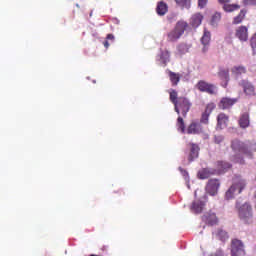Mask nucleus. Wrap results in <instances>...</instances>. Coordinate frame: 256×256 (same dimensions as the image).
Here are the masks:
<instances>
[{
    "instance_id": "f257e3e1",
    "label": "nucleus",
    "mask_w": 256,
    "mask_h": 256,
    "mask_svg": "<svg viewBox=\"0 0 256 256\" xmlns=\"http://www.w3.org/2000/svg\"><path fill=\"white\" fill-rule=\"evenodd\" d=\"M231 149L238 155H244L249 159H253V155L256 153V142L255 140L241 141L234 139L231 142Z\"/></svg>"
},
{
    "instance_id": "f03ea898",
    "label": "nucleus",
    "mask_w": 256,
    "mask_h": 256,
    "mask_svg": "<svg viewBox=\"0 0 256 256\" xmlns=\"http://www.w3.org/2000/svg\"><path fill=\"white\" fill-rule=\"evenodd\" d=\"M187 27H189V24L187 22L183 20L178 21L174 29L168 32L167 41L169 43H175L176 41H179V39H181V37L183 36V33L187 31Z\"/></svg>"
},
{
    "instance_id": "7ed1b4c3",
    "label": "nucleus",
    "mask_w": 256,
    "mask_h": 256,
    "mask_svg": "<svg viewBox=\"0 0 256 256\" xmlns=\"http://www.w3.org/2000/svg\"><path fill=\"white\" fill-rule=\"evenodd\" d=\"M196 201L191 205V211L194 213H203V208L205 207V202L207 201V195L204 194L201 197V190L197 189L194 193Z\"/></svg>"
},
{
    "instance_id": "20e7f679",
    "label": "nucleus",
    "mask_w": 256,
    "mask_h": 256,
    "mask_svg": "<svg viewBox=\"0 0 256 256\" xmlns=\"http://www.w3.org/2000/svg\"><path fill=\"white\" fill-rule=\"evenodd\" d=\"M244 189L245 180L237 178L236 181H234V184L227 190L225 197L229 201V199H233L235 197V193L239 195Z\"/></svg>"
},
{
    "instance_id": "39448f33",
    "label": "nucleus",
    "mask_w": 256,
    "mask_h": 256,
    "mask_svg": "<svg viewBox=\"0 0 256 256\" xmlns=\"http://www.w3.org/2000/svg\"><path fill=\"white\" fill-rule=\"evenodd\" d=\"M174 109L178 115L182 111L183 117H187V113L191 109V102L186 97H179L178 102L174 104Z\"/></svg>"
},
{
    "instance_id": "423d86ee",
    "label": "nucleus",
    "mask_w": 256,
    "mask_h": 256,
    "mask_svg": "<svg viewBox=\"0 0 256 256\" xmlns=\"http://www.w3.org/2000/svg\"><path fill=\"white\" fill-rule=\"evenodd\" d=\"M196 89L200 91V93H207L208 95H217V86L205 80L198 81L196 84Z\"/></svg>"
},
{
    "instance_id": "0eeeda50",
    "label": "nucleus",
    "mask_w": 256,
    "mask_h": 256,
    "mask_svg": "<svg viewBox=\"0 0 256 256\" xmlns=\"http://www.w3.org/2000/svg\"><path fill=\"white\" fill-rule=\"evenodd\" d=\"M238 215L243 221H249L253 217V208L249 203H245L238 208Z\"/></svg>"
},
{
    "instance_id": "6e6552de",
    "label": "nucleus",
    "mask_w": 256,
    "mask_h": 256,
    "mask_svg": "<svg viewBox=\"0 0 256 256\" xmlns=\"http://www.w3.org/2000/svg\"><path fill=\"white\" fill-rule=\"evenodd\" d=\"M231 255L232 256H243L245 255V247L243 242L239 239H233L231 242Z\"/></svg>"
},
{
    "instance_id": "1a4fd4ad",
    "label": "nucleus",
    "mask_w": 256,
    "mask_h": 256,
    "mask_svg": "<svg viewBox=\"0 0 256 256\" xmlns=\"http://www.w3.org/2000/svg\"><path fill=\"white\" fill-rule=\"evenodd\" d=\"M218 3L222 6L223 11L225 13H234V11H239L241 9V5L239 4H229L231 0H218Z\"/></svg>"
},
{
    "instance_id": "9d476101",
    "label": "nucleus",
    "mask_w": 256,
    "mask_h": 256,
    "mask_svg": "<svg viewBox=\"0 0 256 256\" xmlns=\"http://www.w3.org/2000/svg\"><path fill=\"white\" fill-rule=\"evenodd\" d=\"M218 77L222 81V87H224V89H227L229 81H231V77L229 76V69L220 67L218 70Z\"/></svg>"
},
{
    "instance_id": "9b49d317",
    "label": "nucleus",
    "mask_w": 256,
    "mask_h": 256,
    "mask_svg": "<svg viewBox=\"0 0 256 256\" xmlns=\"http://www.w3.org/2000/svg\"><path fill=\"white\" fill-rule=\"evenodd\" d=\"M235 37L239 39V41L245 42L249 40V28L247 26H239L236 28Z\"/></svg>"
},
{
    "instance_id": "f8f14e48",
    "label": "nucleus",
    "mask_w": 256,
    "mask_h": 256,
    "mask_svg": "<svg viewBox=\"0 0 256 256\" xmlns=\"http://www.w3.org/2000/svg\"><path fill=\"white\" fill-rule=\"evenodd\" d=\"M219 180L217 179H210L206 185V193H209V195H217V192L219 191L220 187Z\"/></svg>"
},
{
    "instance_id": "ddd939ff",
    "label": "nucleus",
    "mask_w": 256,
    "mask_h": 256,
    "mask_svg": "<svg viewBox=\"0 0 256 256\" xmlns=\"http://www.w3.org/2000/svg\"><path fill=\"white\" fill-rule=\"evenodd\" d=\"M240 87H242L245 95H248L249 97H253L255 95V86L248 80H242L240 82Z\"/></svg>"
},
{
    "instance_id": "4468645a",
    "label": "nucleus",
    "mask_w": 256,
    "mask_h": 256,
    "mask_svg": "<svg viewBox=\"0 0 256 256\" xmlns=\"http://www.w3.org/2000/svg\"><path fill=\"white\" fill-rule=\"evenodd\" d=\"M238 99L237 98H228V97H224L220 100L218 107L220 109H231L232 106L235 105V103H237Z\"/></svg>"
},
{
    "instance_id": "2eb2a0df",
    "label": "nucleus",
    "mask_w": 256,
    "mask_h": 256,
    "mask_svg": "<svg viewBox=\"0 0 256 256\" xmlns=\"http://www.w3.org/2000/svg\"><path fill=\"white\" fill-rule=\"evenodd\" d=\"M213 109H215V104L213 103L206 106L205 111L202 113L200 123H203L204 125H209V116L211 115Z\"/></svg>"
},
{
    "instance_id": "dca6fc26",
    "label": "nucleus",
    "mask_w": 256,
    "mask_h": 256,
    "mask_svg": "<svg viewBox=\"0 0 256 256\" xmlns=\"http://www.w3.org/2000/svg\"><path fill=\"white\" fill-rule=\"evenodd\" d=\"M188 135H199L203 133V126L197 122H192L187 128Z\"/></svg>"
},
{
    "instance_id": "f3484780",
    "label": "nucleus",
    "mask_w": 256,
    "mask_h": 256,
    "mask_svg": "<svg viewBox=\"0 0 256 256\" xmlns=\"http://www.w3.org/2000/svg\"><path fill=\"white\" fill-rule=\"evenodd\" d=\"M169 11V5L165 3L164 1H159L156 6V13L159 15V17H163L167 15Z\"/></svg>"
},
{
    "instance_id": "a211bd4d",
    "label": "nucleus",
    "mask_w": 256,
    "mask_h": 256,
    "mask_svg": "<svg viewBox=\"0 0 256 256\" xmlns=\"http://www.w3.org/2000/svg\"><path fill=\"white\" fill-rule=\"evenodd\" d=\"M203 221L207 223V225H217L219 223V219H217V215L213 212H208L202 217Z\"/></svg>"
},
{
    "instance_id": "6ab92c4d",
    "label": "nucleus",
    "mask_w": 256,
    "mask_h": 256,
    "mask_svg": "<svg viewBox=\"0 0 256 256\" xmlns=\"http://www.w3.org/2000/svg\"><path fill=\"white\" fill-rule=\"evenodd\" d=\"M190 154L188 156L189 163H193L197 157H199V145L191 143Z\"/></svg>"
},
{
    "instance_id": "aec40b11",
    "label": "nucleus",
    "mask_w": 256,
    "mask_h": 256,
    "mask_svg": "<svg viewBox=\"0 0 256 256\" xmlns=\"http://www.w3.org/2000/svg\"><path fill=\"white\" fill-rule=\"evenodd\" d=\"M245 17H247V9H241L238 15L233 18L232 25H241L245 21Z\"/></svg>"
},
{
    "instance_id": "412c9836",
    "label": "nucleus",
    "mask_w": 256,
    "mask_h": 256,
    "mask_svg": "<svg viewBox=\"0 0 256 256\" xmlns=\"http://www.w3.org/2000/svg\"><path fill=\"white\" fill-rule=\"evenodd\" d=\"M227 123H229V116H227L225 113H220L217 116V126L220 129H225V127H227Z\"/></svg>"
},
{
    "instance_id": "4be33fe9",
    "label": "nucleus",
    "mask_w": 256,
    "mask_h": 256,
    "mask_svg": "<svg viewBox=\"0 0 256 256\" xmlns=\"http://www.w3.org/2000/svg\"><path fill=\"white\" fill-rule=\"evenodd\" d=\"M168 75H169V79L172 83V86L177 87V85H179V82L181 81V74L175 73L173 71H169Z\"/></svg>"
},
{
    "instance_id": "5701e85b",
    "label": "nucleus",
    "mask_w": 256,
    "mask_h": 256,
    "mask_svg": "<svg viewBox=\"0 0 256 256\" xmlns=\"http://www.w3.org/2000/svg\"><path fill=\"white\" fill-rule=\"evenodd\" d=\"M211 175H215V172L209 168H203L198 172V179H209Z\"/></svg>"
},
{
    "instance_id": "b1692460",
    "label": "nucleus",
    "mask_w": 256,
    "mask_h": 256,
    "mask_svg": "<svg viewBox=\"0 0 256 256\" xmlns=\"http://www.w3.org/2000/svg\"><path fill=\"white\" fill-rule=\"evenodd\" d=\"M201 23H203V16L201 15V13H196L191 17L190 24L192 25V27H199Z\"/></svg>"
},
{
    "instance_id": "393cba45",
    "label": "nucleus",
    "mask_w": 256,
    "mask_h": 256,
    "mask_svg": "<svg viewBox=\"0 0 256 256\" xmlns=\"http://www.w3.org/2000/svg\"><path fill=\"white\" fill-rule=\"evenodd\" d=\"M239 125L242 129H247V127H249V125H250L249 113L246 112L241 115V117L239 119Z\"/></svg>"
},
{
    "instance_id": "a878e982",
    "label": "nucleus",
    "mask_w": 256,
    "mask_h": 256,
    "mask_svg": "<svg viewBox=\"0 0 256 256\" xmlns=\"http://www.w3.org/2000/svg\"><path fill=\"white\" fill-rule=\"evenodd\" d=\"M231 167V164L229 162L225 161H218L216 163V168L219 173H225V171H229V168Z\"/></svg>"
},
{
    "instance_id": "bb28decb",
    "label": "nucleus",
    "mask_w": 256,
    "mask_h": 256,
    "mask_svg": "<svg viewBox=\"0 0 256 256\" xmlns=\"http://www.w3.org/2000/svg\"><path fill=\"white\" fill-rule=\"evenodd\" d=\"M191 48V46L185 44V43H181L177 46V55H179L180 57L182 55H185L186 53H189V49Z\"/></svg>"
},
{
    "instance_id": "cd10ccee",
    "label": "nucleus",
    "mask_w": 256,
    "mask_h": 256,
    "mask_svg": "<svg viewBox=\"0 0 256 256\" xmlns=\"http://www.w3.org/2000/svg\"><path fill=\"white\" fill-rule=\"evenodd\" d=\"M215 236L217 237V239H219L223 243H225V241H227L229 239V234L226 231H224L223 229H218L215 232Z\"/></svg>"
},
{
    "instance_id": "c85d7f7f",
    "label": "nucleus",
    "mask_w": 256,
    "mask_h": 256,
    "mask_svg": "<svg viewBox=\"0 0 256 256\" xmlns=\"http://www.w3.org/2000/svg\"><path fill=\"white\" fill-rule=\"evenodd\" d=\"M171 59V52L169 50H164L160 54V61H162L163 65H167Z\"/></svg>"
},
{
    "instance_id": "c756f323",
    "label": "nucleus",
    "mask_w": 256,
    "mask_h": 256,
    "mask_svg": "<svg viewBox=\"0 0 256 256\" xmlns=\"http://www.w3.org/2000/svg\"><path fill=\"white\" fill-rule=\"evenodd\" d=\"M175 3L181 9H191V0H175Z\"/></svg>"
},
{
    "instance_id": "7c9ffc66",
    "label": "nucleus",
    "mask_w": 256,
    "mask_h": 256,
    "mask_svg": "<svg viewBox=\"0 0 256 256\" xmlns=\"http://www.w3.org/2000/svg\"><path fill=\"white\" fill-rule=\"evenodd\" d=\"M219 21H221V13L216 12L210 20V25H212V27H217Z\"/></svg>"
},
{
    "instance_id": "2f4dec72",
    "label": "nucleus",
    "mask_w": 256,
    "mask_h": 256,
    "mask_svg": "<svg viewBox=\"0 0 256 256\" xmlns=\"http://www.w3.org/2000/svg\"><path fill=\"white\" fill-rule=\"evenodd\" d=\"M210 41H211V32L204 30V34L201 38V43L203 45H209Z\"/></svg>"
},
{
    "instance_id": "473e14b6",
    "label": "nucleus",
    "mask_w": 256,
    "mask_h": 256,
    "mask_svg": "<svg viewBox=\"0 0 256 256\" xmlns=\"http://www.w3.org/2000/svg\"><path fill=\"white\" fill-rule=\"evenodd\" d=\"M169 95H170V101H171V103H173V105H175L179 102L177 90L171 89L169 91Z\"/></svg>"
},
{
    "instance_id": "72a5a7b5",
    "label": "nucleus",
    "mask_w": 256,
    "mask_h": 256,
    "mask_svg": "<svg viewBox=\"0 0 256 256\" xmlns=\"http://www.w3.org/2000/svg\"><path fill=\"white\" fill-rule=\"evenodd\" d=\"M231 71H232L233 75H243V73L247 72V70L243 66H234L231 69Z\"/></svg>"
},
{
    "instance_id": "f704fd0d",
    "label": "nucleus",
    "mask_w": 256,
    "mask_h": 256,
    "mask_svg": "<svg viewBox=\"0 0 256 256\" xmlns=\"http://www.w3.org/2000/svg\"><path fill=\"white\" fill-rule=\"evenodd\" d=\"M176 125L181 133H185V121L181 116L178 117Z\"/></svg>"
},
{
    "instance_id": "c9c22d12",
    "label": "nucleus",
    "mask_w": 256,
    "mask_h": 256,
    "mask_svg": "<svg viewBox=\"0 0 256 256\" xmlns=\"http://www.w3.org/2000/svg\"><path fill=\"white\" fill-rule=\"evenodd\" d=\"M223 141H225V137L223 135H214V143H216V145H221Z\"/></svg>"
},
{
    "instance_id": "e433bc0d",
    "label": "nucleus",
    "mask_w": 256,
    "mask_h": 256,
    "mask_svg": "<svg viewBox=\"0 0 256 256\" xmlns=\"http://www.w3.org/2000/svg\"><path fill=\"white\" fill-rule=\"evenodd\" d=\"M209 0H198V7L200 9H205V7L207 6Z\"/></svg>"
},
{
    "instance_id": "4c0bfd02",
    "label": "nucleus",
    "mask_w": 256,
    "mask_h": 256,
    "mask_svg": "<svg viewBox=\"0 0 256 256\" xmlns=\"http://www.w3.org/2000/svg\"><path fill=\"white\" fill-rule=\"evenodd\" d=\"M179 171L182 173L185 181H189V172H187V170H184L183 168H179Z\"/></svg>"
},
{
    "instance_id": "58836bf2",
    "label": "nucleus",
    "mask_w": 256,
    "mask_h": 256,
    "mask_svg": "<svg viewBox=\"0 0 256 256\" xmlns=\"http://www.w3.org/2000/svg\"><path fill=\"white\" fill-rule=\"evenodd\" d=\"M243 5H256V0H242Z\"/></svg>"
},
{
    "instance_id": "ea45409f",
    "label": "nucleus",
    "mask_w": 256,
    "mask_h": 256,
    "mask_svg": "<svg viewBox=\"0 0 256 256\" xmlns=\"http://www.w3.org/2000/svg\"><path fill=\"white\" fill-rule=\"evenodd\" d=\"M106 41H115V36L113 34H108L106 36Z\"/></svg>"
},
{
    "instance_id": "a19ab883",
    "label": "nucleus",
    "mask_w": 256,
    "mask_h": 256,
    "mask_svg": "<svg viewBox=\"0 0 256 256\" xmlns=\"http://www.w3.org/2000/svg\"><path fill=\"white\" fill-rule=\"evenodd\" d=\"M212 256H224L223 250L221 249L217 250Z\"/></svg>"
},
{
    "instance_id": "79ce46f5",
    "label": "nucleus",
    "mask_w": 256,
    "mask_h": 256,
    "mask_svg": "<svg viewBox=\"0 0 256 256\" xmlns=\"http://www.w3.org/2000/svg\"><path fill=\"white\" fill-rule=\"evenodd\" d=\"M103 45L105 49H109V40L104 41Z\"/></svg>"
},
{
    "instance_id": "37998d69",
    "label": "nucleus",
    "mask_w": 256,
    "mask_h": 256,
    "mask_svg": "<svg viewBox=\"0 0 256 256\" xmlns=\"http://www.w3.org/2000/svg\"><path fill=\"white\" fill-rule=\"evenodd\" d=\"M236 163H245V160L243 158L236 159Z\"/></svg>"
},
{
    "instance_id": "c03bdc74",
    "label": "nucleus",
    "mask_w": 256,
    "mask_h": 256,
    "mask_svg": "<svg viewBox=\"0 0 256 256\" xmlns=\"http://www.w3.org/2000/svg\"><path fill=\"white\" fill-rule=\"evenodd\" d=\"M208 50H209V48L207 47V45H204L202 51H203L204 53H207Z\"/></svg>"
}]
</instances>
